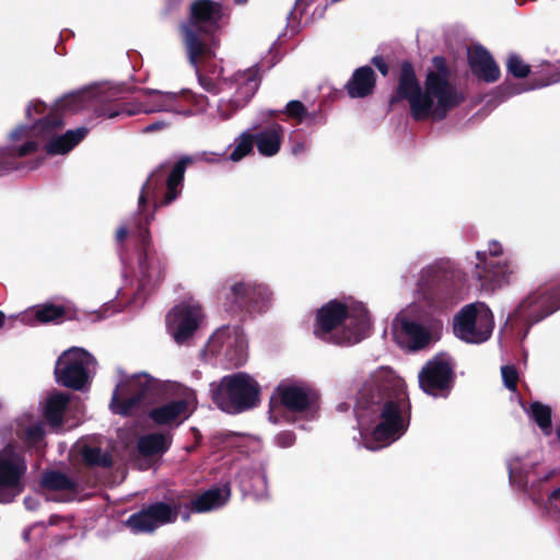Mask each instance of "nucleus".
Returning <instances> with one entry per match:
<instances>
[{"instance_id": "obj_1", "label": "nucleus", "mask_w": 560, "mask_h": 560, "mask_svg": "<svg viewBox=\"0 0 560 560\" xmlns=\"http://www.w3.org/2000/svg\"><path fill=\"white\" fill-rule=\"evenodd\" d=\"M355 413L363 424H374L375 442L389 444L410 424V402L401 381L388 369L377 370L357 394Z\"/></svg>"}, {"instance_id": "obj_2", "label": "nucleus", "mask_w": 560, "mask_h": 560, "mask_svg": "<svg viewBox=\"0 0 560 560\" xmlns=\"http://www.w3.org/2000/svg\"><path fill=\"white\" fill-rule=\"evenodd\" d=\"M432 65L434 70L427 72L422 88L412 62L401 61L397 86L389 98L390 105L407 101L415 121H441L465 101L463 93L450 82L445 57L434 56Z\"/></svg>"}, {"instance_id": "obj_3", "label": "nucleus", "mask_w": 560, "mask_h": 560, "mask_svg": "<svg viewBox=\"0 0 560 560\" xmlns=\"http://www.w3.org/2000/svg\"><path fill=\"white\" fill-rule=\"evenodd\" d=\"M370 325L366 310H350L346 303L330 300L316 312L314 335L339 346L353 345L365 338Z\"/></svg>"}, {"instance_id": "obj_4", "label": "nucleus", "mask_w": 560, "mask_h": 560, "mask_svg": "<svg viewBox=\"0 0 560 560\" xmlns=\"http://www.w3.org/2000/svg\"><path fill=\"white\" fill-rule=\"evenodd\" d=\"M417 287L424 306L442 313L464 300L465 275L450 260H439L421 270Z\"/></svg>"}, {"instance_id": "obj_5", "label": "nucleus", "mask_w": 560, "mask_h": 560, "mask_svg": "<svg viewBox=\"0 0 560 560\" xmlns=\"http://www.w3.org/2000/svg\"><path fill=\"white\" fill-rule=\"evenodd\" d=\"M223 15L221 2L194 0L190 3L188 22L180 25V33L191 66L197 67L201 58L213 56L207 37L213 36L220 30Z\"/></svg>"}, {"instance_id": "obj_6", "label": "nucleus", "mask_w": 560, "mask_h": 560, "mask_svg": "<svg viewBox=\"0 0 560 560\" xmlns=\"http://www.w3.org/2000/svg\"><path fill=\"white\" fill-rule=\"evenodd\" d=\"M164 396L165 389L159 380L139 374L116 386L109 407L115 415L130 417L143 406L161 402Z\"/></svg>"}, {"instance_id": "obj_7", "label": "nucleus", "mask_w": 560, "mask_h": 560, "mask_svg": "<svg viewBox=\"0 0 560 560\" xmlns=\"http://www.w3.org/2000/svg\"><path fill=\"white\" fill-rule=\"evenodd\" d=\"M212 386V401L222 411L228 413H241L255 408L259 402L260 385L245 372H237L223 376Z\"/></svg>"}, {"instance_id": "obj_8", "label": "nucleus", "mask_w": 560, "mask_h": 560, "mask_svg": "<svg viewBox=\"0 0 560 560\" xmlns=\"http://www.w3.org/2000/svg\"><path fill=\"white\" fill-rule=\"evenodd\" d=\"M194 162L189 155L182 156L166 175L168 165L160 164L148 177L139 196V208H143L148 198H154V207L171 205L180 195L184 176L188 165Z\"/></svg>"}, {"instance_id": "obj_9", "label": "nucleus", "mask_w": 560, "mask_h": 560, "mask_svg": "<svg viewBox=\"0 0 560 560\" xmlns=\"http://www.w3.org/2000/svg\"><path fill=\"white\" fill-rule=\"evenodd\" d=\"M147 225L148 222L145 224L140 222L137 231L133 233L140 272L139 288L137 290L139 296H147L163 282L167 267L166 258L155 248Z\"/></svg>"}, {"instance_id": "obj_10", "label": "nucleus", "mask_w": 560, "mask_h": 560, "mask_svg": "<svg viewBox=\"0 0 560 560\" xmlns=\"http://www.w3.org/2000/svg\"><path fill=\"white\" fill-rule=\"evenodd\" d=\"M150 97L149 103L125 102L120 97L112 98L116 93L112 92L108 97H105L94 108L97 117L115 118L118 116H133L139 113L152 112H174L176 110L177 95L175 93L150 92L147 93Z\"/></svg>"}, {"instance_id": "obj_11", "label": "nucleus", "mask_w": 560, "mask_h": 560, "mask_svg": "<svg viewBox=\"0 0 560 560\" xmlns=\"http://www.w3.org/2000/svg\"><path fill=\"white\" fill-rule=\"evenodd\" d=\"M267 285L253 281H238L231 285L225 295V311L244 319L247 315L262 313L270 302Z\"/></svg>"}, {"instance_id": "obj_12", "label": "nucleus", "mask_w": 560, "mask_h": 560, "mask_svg": "<svg viewBox=\"0 0 560 560\" xmlns=\"http://www.w3.org/2000/svg\"><path fill=\"white\" fill-rule=\"evenodd\" d=\"M62 125V117L58 110H50L33 124L34 135L48 138L45 151L49 155L68 153L85 138L89 131L85 127H79L75 130H68L61 136H55Z\"/></svg>"}, {"instance_id": "obj_13", "label": "nucleus", "mask_w": 560, "mask_h": 560, "mask_svg": "<svg viewBox=\"0 0 560 560\" xmlns=\"http://www.w3.org/2000/svg\"><path fill=\"white\" fill-rule=\"evenodd\" d=\"M502 253L503 247L498 241L489 242L488 252L476 253L477 262L472 275L482 290L494 291L510 282L514 269L508 261L497 259Z\"/></svg>"}, {"instance_id": "obj_14", "label": "nucleus", "mask_w": 560, "mask_h": 560, "mask_svg": "<svg viewBox=\"0 0 560 560\" xmlns=\"http://www.w3.org/2000/svg\"><path fill=\"white\" fill-rule=\"evenodd\" d=\"M419 386L428 395L446 398L455 382L454 366L443 355H435L420 370Z\"/></svg>"}, {"instance_id": "obj_15", "label": "nucleus", "mask_w": 560, "mask_h": 560, "mask_svg": "<svg viewBox=\"0 0 560 560\" xmlns=\"http://www.w3.org/2000/svg\"><path fill=\"white\" fill-rule=\"evenodd\" d=\"M560 308V284L538 289L525 298L509 319H520L536 324Z\"/></svg>"}, {"instance_id": "obj_16", "label": "nucleus", "mask_w": 560, "mask_h": 560, "mask_svg": "<svg viewBox=\"0 0 560 560\" xmlns=\"http://www.w3.org/2000/svg\"><path fill=\"white\" fill-rule=\"evenodd\" d=\"M492 329V315L487 312L479 314L475 304L465 305L454 317L453 331L466 342H485L490 338Z\"/></svg>"}, {"instance_id": "obj_17", "label": "nucleus", "mask_w": 560, "mask_h": 560, "mask_svg": "<svg viewBox=\"0 0 560 560\" xmlns=\"http://www.w3.org/2000/svg\"><path fill=\"white\" fill-rule=\"evenodd\" d=\"M88 352L78 348L65 351L56 362L55 376L57 382L74 390H80L88 382Z\"/></svg>"}, {"instance_id": "obj_18", "label": "nucleus", "mask_w": 560, "mask_h": 560, "mask_svg": "<svg viewBox=\"0 0 560 560\" xmlns=\"http://www.w3.org/2000/svg\"><path fill=\"white\" fill-rule=\"evenodd\" d=\"M202 316L199 305L178 304L166 315L167 329L177 343H185L198 329Z\"/></svg>"}, {"instance_id": "obj_19", "label": "nucleus", "mask_w": 560, "mask_h": 560, "mask_svg": "<svg viewBox=\"0 0 560 560\" xmlns=\"http://www.w3.org/2000/svg\"><path fill=\"white\" fill-rule=\"evenodd\" d=\"M316 395L307 387L280 383L270 397V408L282 407L293 413H303L312 408Z\"/></svg>"}, {"instance_id": "obj_20", "label": "nucleus", "mask_w": 560, "mask_h": 560, "mask_svg": "<svg viewBox=\"0 0 560 560\" xmlns=\"http://www.w3.org/2000/svg\"><path fill=\"white\" fill-rule=\"evenodd\" d=\"M24 458L8 445L0 451V502H5L4 490H12L15 494L23 491L22 478L26 471Z\"/></svg>"}, {"instance_id": "obj_21", "label": "nucleus", "mask_w": 560, "mask_h": 560, "mask_svg": "<svg viewBox=\"0 0 560 560\" xmlns=\"http://www.w3.org/2000/svg\"><path fill=\"white\" fill-rule=\"evenodd\" d=\"M468 66L474 75L487 83L497 82L501 71L492 55L481 45L468 49Z\"/></svg>"}, {"instance_id": "obj_22", "label": "nucleus", "mask_w": 560, "mask_h": 560, "mask_svg": "<svg viewBox=\"0 0 560 560\" xmlns=\"http://www.w3.org/2000/svg\"><path fill=\"white\" fill-rule=\"evenodd\" d=\"M186 399L170 400L149 410V419L156 425H179L188 418Z\"/></svg>"}, {"instance_id": "obj_23", "label": "nucleus", "mask_w": 560, "mask_h": 560, "mask_svg": "<svg viewBox=\"0 0 560 560\" xmlns=\"http://www.w3.org/2000/svg\"><path fill=\"white\" fill-rule=\"evenodd\" d=\"M33 320L28 318V315H23L22 320L28 324H61L65 320H70L75 317V312L67 305L55 304L52 302H46L38 304L32 308Z\"/></svg>"}, {"instance_id": "obj_24", "label": "nucleus", "mask_w": 560, "mask_h": 560, "mask_svg": "<svg viewBox=\"0 0 560 560\" xmlns=\"http://www.w3.org/2000/svg\"><path fill=\"white\" fill-rule=\"evenodd\" d=\"M395 335L405 337L413 350H419L429 345L431 335L420 323L407 317H396L393 324Z\"/></svg>"}, {"instance_id": "obj_25", "label": "nucleus", "mask_w": 560, "mask_h": 560, "mask_svg": "<svg viewBox=\"0 0 560 560\" xmlns=\"http://www.w3.org/2000/svg\"><path fill=\"white\" fill-rule=\"evenodd\" d=\"M375 88L376 73L370 66L357 68L345 85L351 98H365L374 93Z\"/></svg>"}, {"instance_id": "obj_26", "label": "nucleus", "mask_w": 560, "mask_h": 560, "mask_svg": "<svg viewBox=\"0 0 560 560\" xmlns=\"http://www.w3.org/2000/svg\"><path fill=\"white\" fill-rule=\"evenodd\" d=\"M234 80L237 84V91L232 102L237 107H242L252 100L259 89L261 81L259 67L255 65L243 72L236 73Z\"/></svg>"}, {"instance_id": "obj_27", "label": "nucleus", "mask_w": 560, "mask_h": 560, "mask_svg": "<svg viewBox=\"0 0 560 560\" xmlns=\"http://www.w3.org/2000/svg\"><path fill=\"white\" fill-rule=\"evenodd\" d=\"M253 137L260 155L267 158L275 156L281 149L284 128L279 124H272L253 133Z\"/></svg>"}, {"instance_id": "obj_28", "label": "nucleus", "mask_w": 560, "mask_h": 560, "mask_svg": "<svg viewBox=\"0 0 560 560\" xmlns=\"http://www.w3.org/2000/svg\"><path fill=\"white\" fill-rule=\"evenodd\" d=\"M172 444L171 435L154 432L144 434L137 442V451L142 457H154L166 453Z\"/></svg>"}, {"instance_id": "obj_29", "label": "nucleus", "mask_w": 560, "mask_h": 560, "mask_svg": "<svg viewBox=\"0 0 560 560\" xmlns=\"http://www.w3.org/2000/svg\"><path fill=\"white\" fill-rule=\"evenodd\" d=\"M38 144L34 140H28L19 148L5 147L0 149V176L10 171L18 170V158L26 156L35 152Z\"/></svg>"}, {"instance_id": "obj_30", "label": "nucleus", "mask_w": 560, "mask_h": 560, "mask_svg": "<svg viewBox=\"0 0 560 560\" xmlns=\"http://www.w3.org/2000/svg\"><path fill=\"white\" fill-rule=\"evenodd\" d=\"M69 401L70 397L65 393H56L47 398L44 417L52 429L59 430L62 428L63 416Z\"/></svg>"}, {"instance_id": "obj_31", "label": "nucleus", "mask_w": 560, "mask_h": 560, "mask_svg": "<svg viewBox=\"0 0 560 560\" xmlns=\"http://www.w3.org/2000/svg\"><path fill=\"white\" fill-rule=\"evenodd\" d=\"M229 494V490L224 495L221 489L212 488L197 495L186 505V508L197 513L208 512L212 509L222 506L225 503Z\"/></svg>"}, {"instance_id": "obj_32", "label": "nucleus", "mask_w": 560, "mask_h": 560, "mask_svg": "<svg viewBox=\"0 0 560 560\" xmlns=\"http://www.w3.org/2000/svg\"><path fill=\"white\" fill-rule=\"evenodd\" d=\"M148 516L151 518L154 524V529L160 527L161 525L174 523L179 514L180 506L175 504L172 506L171 504L162 501H158L144 506Z\"/></svg>"}, {"instance_id": "obj_33", "label": "nucleus", "mask_w": 560, "mask_h": 560, "mask_svg": "<svg viewBox=\"0 0 560 560\" xmlns=\"http://www.w3.org/2000/svg\"><path fill=\"white\" fill-rule=\"evenodd\" d=\"M40 486L51 491H72L78 490V483L68 475L60 470H49L43 474Z\"/></svg>"}, {"instance_id": "obj_34", "label": "nucleus", "mask_w": 560, "mask_h": 560, "mask_svg": "<svg viewBox=\"0 0 560 560\" xmlns=\"http://www.w3.org/2000/svg\"><path fill=\"white\" fill-rule=\"evenodd\" d=\"M560 82V70L555 65L542 62L533 71L530 89H540Z\"/></svg>"}, {"instance_id": "obj_35", "label": "nucleus", "mask_w": 560, "mask_h": 560, "mask_svg": "<svg viewBox=\"0 0 560 560\" xmlns=\"http://www.w3.org/2000/svg\"><path fill=\"white\" fill-rule=\"evenodd\" d=\"M80 454L88 467L109 468L113 465L112 455L108 452H103L98 446L84 445Z\"/></svg>"}, {"instance_id": "obj_36", "label": "nucleus", "mask_w": 560, "mask_h": 560, "mask_svg": "<svg viewBox=\"0 0 560 560\" xmlns=\"http://www.w3.org/2000/svg\"><path fill=\"white\" fill-rule=\"evenodd\" d=\"M225 359L234 368H240L247 361V345L245 340L236 335L233 339L229 338L225 349Z\"/></svg>"}, {"instance_id": "obj_37", "label": "nucleus", "mask_w": 560, "mask_h": 560, "mask_svg": "<svg viewBox=\"0 0 560 560\" xmlns=\"http://www.w3.org/2000/svg\"><path fill=\"white\" fill-rule=\"evenodd\" d=\"M529 409L530 418L546 435H549L551 433L552 425L551 408L540 401H534L530 404Z\"/></svg>"}, {"instance_id": "obj_38", "label": "nucleus", "mask_w": 560, "mask_h": 560, "mask_svg": "<svg viewBox=\"0 0 560 560\" xmlns=\"http://www.w3.org/2000/svg\"><path fill=\"white\" fill-rule=\"evenodd\" d=\"M255 140L253 133L249 131L242 132L234 140V148L230 153L229 159L233 162H238L243 160L245 156L252 154L254 152Z\"/></svg>"}, {"instance_id": "obj_39", "label": "nucleus", "mask_w": 560, "mask_h": 560, "mask_svg": "<svg viewBox=\"0 0 560 560\" xmlns=\"http://www.w3.org/2000/svg\"><path fill=\"white\" fill-rule=\"evenodd\" d=\"M126 525L131 529L132 533L136 534L153 533L155 530L154 524L148 516L144 506L140 511L132 513L126 521Z\"/></svg>"}, {"instance_id": "obj_40", "label": "nucleus", "mask_w": 560, "mask_h": 560, "mask_svg": "<svg viewBox=\"0 0 560 560\" xmlns=\"http://www.w3.org/2000/svg\"><path fill=\"white\" fill-rule=\"evenodd\" d=\"M279 113L285 114L289 118L296 120L299 124L303 122L308 117L314 118V115H310L305 105L298 100L290 101L283 110H271L270 116L276 117Z\"/></svg>"}, {"instance_id": "obj_41", "label": "nucleus", "mask_w": 560, "mask_h": 560, "mask_svg": "<svg viewBox=\"0 0 560 560\" xmlns=\"http://www.w3.org/2000/svg\"><path fill=\"white\" fill-rule=\"evenodd\" d=\"M508 72L517 79L527 78L530 73V66L525 63L524 60L517 54H511L506 60Z\"/></svg>"}, {"instance_id": "obj_42", "label": "nucleus", "mask_w": 560, "mask_h": 560, "mask_svg": "<svg viewBox=\"0 0 560 560\" xmlns=\"http://www.w3.org/2000/svg\"><path fill=\"white\" fill-rule=\"evenodd\" d=\"M85 92L79 91L65 95L57 102V108L66 112H75L83 107Z\"/></svg>"}, {"instance_id": "obj_43", "label": "nucleus", "mask_w": 560, "mask_h": 560, "mask_svg": "<svg viewBox=\"0 0 560 560\" xmlns=\"http://www.w3.org/2000/svg\"><path fill=\"white\" fill-rule=\"evenodd\" d=\"M45 431L40 424H34L27 427L22 435L21 439L26 443L28 446H37L44 439Z\"/></svg>"}, {"instance_id": "obj_44", "label": "nucleus", "mask_w": 560, "mask_h": 560, "mask_svg": "<svg viewBox=\"0 0 560 560\" xmlns=\"http://www.w3.org/2000/svg\"><path fill=\"white\" fill-rule=\"evenodd\" d=\"M501 375L504 386L511 392H516L520 380L516 368L514 365H503L501 368Z\"/></svg>"}, {"instance_id": "obj_45", "label": "nucleus", "mask_w": 560, "mask_h": 560, "mask_svg": "<svg viewBox=\"0 0 560 560\" xmlns=\"http://www.w3.org/2000/svg\"><path fill=\"white\" fill-rule=\"evenodd\" d=\"M296 441L295 433L293 431H281L276 436L277 445L280 447H291Z\"/></svg>"}, {"instance_id": "obj_46", "label": "nucleus", "mask_w": 560, "mask_h": 560, "mask_svg": "<svg viewBox=\"0 0 560 560\" xmlns=\"http://www.w3.org/2000/svg\"><path fill=\"white\" fill-rule=\"evenodd\" d=\"M200 85L209 93H218L217 82L208 75H199L198 78Z\"/></svg>"}, {"instance_id": "obj_47", "label": "nucleus", "mask_w": 560, "mask_h": 560, "mask_svg": "<svg viewBox=\"0 0 560 560\" xmlns=\"http://www.w3.org/2000/svg\"><path fill=\"white\" fill-rule=\"evenodd\" d=\"M371 62L373 66L376 67V69L384 75L386 77L389 72V65L385 61V59L383 58V56H374L372 59H371Z\"/></svg>"}, {"instance_id": "obj_48", "label": "nucleus", "mask_w": 560, "mask_h": 560, "mask_svg": "<svg viewBox=\"0 0 560 560\" xmlns=\"http://www.w3.org/2000/svg\"><path fill=\"white\" fill-rule=\"evenodd\" d=\"M30 131L34 132L33 127L28 128L27 126L20 125L11 131L10 139L12 141L21 140L22 138L26 137Z\"/></svg>"}, {"instance_id": "obj_49", "label": "nucleus", "mask_w": 560, "mask_h": 560, "mask_svg": "<svg viewBox=\"0 0 560 560\" xmlns=\"http://www.w3.org/2000/svg\"><path fill=\"white\" fill-rule=\"evenodd\" d=\"M32 108L35 110L36 114L44 115L47 110V106L42 101H35L34 103H31L26 108V116L31 118L32 116Z\"/></svg>"}, {"instance_id": "obj_50", "label": "nucleus", "mask_w": 560, "mask_h": 560, "mask_svg": "<svg viewBox=\"0 0 560 560\" xmlns=\"http://www.w3.org/2000/svg\"><path fill=\"white\" fill-rule=\"evenodd\" d=\"M129 231L126 225H120L116 231V241L118 244H122L128 237Z\"/></svg>"}, {"instance_id": "obj_51", "label": "nucleus", "mask_w": 560, "mask_h": 560, "mask_svg": "<svg viewBox=\"0 0 560 560\" xmlns=\"http://www.w3.org/2000/svg\"><path fill=\"white\" fill-rule=\"evenodd\" d=\"M165 126H166V124L163 122V121H155L153 124L148 125L144 128V131L145 132H153V131H156V130H160V129L164 128Z\"/></svg>"}, {"instance_id": "obj_52", "label": "nucleus", "mask_w": 560, "mask_h": 560, "mask_svg": "<svg viewBox=\"0 0 560 560\" xmlns=\"http://www.w3.org/2000/svg\"><path fill=\"white\" fill-rule=\"evenodd\" d=\"M501 88L505 91H508V95H514V94H517L521 92V90L515 85V84H506V83H503L501 85Z\"/></svg>"}, {"instance_id": "obj_53", "label": "nucleus", "mask_w": 560, "mask_h": 560, "mask_svg": "<svg viewBox=\"0 0 560 560\" xmlns=\"http://www.w3.org/2000/svg\"><path fill=\"white\" fill-rule=\"evenodd\" d=\"M549 499H550L551 501H555V502H559V503H560V488L555 489V490L550 493ZM559 515H560V508H559Z\"/></svg>"}, {"instance_id": "obj_54", "label": "nucleus", "mask_w": 560, "mask_h": 560, "mask_svg": "<svg viewBox=\"0 0 560 560\" xmlns=\"http://www.w3.org/2000/svg\"><path fill=\"white\" fill-rule=\"evenodd\" d=\"M305 151V144L300 142V143H296L292 147V153L293 154H299V153H302Z\"/></svg>"}, {"instance_id": "obj_55", "label": "nucleus", "mask_w": 560, "mask_h": 560, "mask_svg": "<svg viewBox=\"0 0 560 560\" xmlns=\"http://www.w3.org/2000/svg\"><path fill=\"white\" fill-rule=\"evenodd\" d=\"M5 319V315L2 311H0V328L3 326Z\"/></svg>"}, {"instance_id": "obj_56", "label": "nucleus", "mask_w": 560, "mask_h": 560, "mask_svg": "<svg viewBox=\"0 0 560 560\" xmlns=\"http://www.w3.org/2000/svg\"><path fill=\"white\" fill-rule=\"evenodd\" d=\"M247 1L248 0H234V3L241 5V4H245Z\"/></svg>"}, {"instance_id": "obj_57", "label": "nucleus", "mask_w": 560, "mask_h": 560, "mask_svg": "<svg viewBox=\"0 0 560 560\" xmlns=\"http://www.w3.org/2000/svg\"><path fill=\"white\" fill-rule=\"evenodd\" d=\"M556 434H557L558 440L560 441V427H557Z\"/></svg>"}, {"instance_id": "obj_58", "label": "nucleus", "mask_w": 560, "mask_h": 560, "mask_svg": "<svg viewBox=\"0 0 560 560\" xmlns=\"http://www.w3.org/2000/svg\"><path fill=\"white\" fill-rule=\"evenodd\" d=\"M551 476H553V472L548 474V476H546V479H549V477Z\"/></svg>"}, {"instance_id": "obj_59", "label": "nucleus", "mask_w": 560, "mask_h": 560, "mask_svg": "<svg viewBox=\"0 0 560 560\" xmlns=\"http://www.w3.org/2000/svg\"><path fill=\"white\" fill-rule=\"evenodd\" d=\"M551 476H553V472L548 474V476H546V479H549V477Z\"/></svg>"}, {"instance_id": "obj_60", "label": "nucleus", "mask_w": 560, "mask_h": 560, "mask_svg": "<svg viewBox=\"0 0 560 560\" xmlns=\"http://www.w3.org/2000/svg\"><path fill=\"white\" fill-rule=\"evenodd\" d=\"M551 476H553V472L548 474V476H546V479H549V477Z\"/></svg>"}, {"instance_id": "obj_61", "label": "nucleus", "mask_w": 560, "mask_h": 560, "mask_svg": "<svg viewBox=\"0 0 560 560\" xmlns=\"http://www.w3.org/2000/svg\"><path fill=\"white\" fill-rule=\"evenodd\" d=\"M183 518L188 520L189 518L188 514L184 515Z\"/></svg>"}]
</instances>
